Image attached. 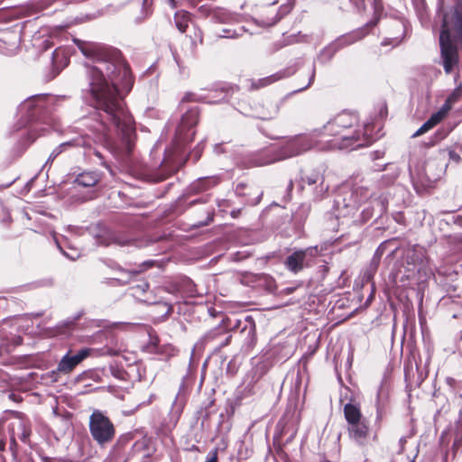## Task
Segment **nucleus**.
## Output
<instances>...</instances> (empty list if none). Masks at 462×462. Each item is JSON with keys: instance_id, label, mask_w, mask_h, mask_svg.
Returning <instances> with one entry per match:
<instances>
[{"instance_id": "1", "label": "nucleus", "mask_w": 462, "mask_h": 462, "mask_svg": "<svg viewBox=\"0 0 462 462\" xmlns=\"http://www.w3.org/2000/svg\"><path fill=\"white\" fill-rule=\"evenodd\" d=\"M73 42L87 59L104 64V69L85 64L78 78L79 86L90 96L91 106L97 111L100 125L97 130L121 134L131 152L132 137L135 135L134 121L119 93V87L128 93L134 86L130 65L118 49L79 39Z\"/></svg>"}, {"instance_id": "2", "label": "nucleus", "mask_w": 462, "mask_h": 462, "mask_svg": "<svg viewBox=\"0 0 462 462\" xmlns=\"http://www.w3.org/2000/svg\"><path fill=\"white\" fill-rule=\"evenodd\" d=\"M333 119L328 121L321 128L313 130V136L317 139L319 150H342L357 149L369 146L374 138L371 133H367L368 126L364 132H349L342 127H334Z\"/></svg>"}, {"instance_id": "3", "label": "nucleus", "mask_w": 462, "mask_h": 462, "mask_svg": "<svg viewBox=\"0 0 462 462\" xmlns=\"http://www.w3.org/2000/svg\"><path fill=\"white\" fill-rule=\"evenodd\" d=\"M343 413L347 423L349 439L359 446H365L371 433V426L362 413L360 403L351 398L344 405Z\"/></svg>"}, {"instance_id": "4", "label": "nucleus", "mask_w": 462, "mask_h": 462, "mask_svg": "<svg viewBox=\"0 0 462 462\" xmlns=\"http://www.w3.org/2000/svg\"><path fill=\"white\" fill-rule=\"evenodd\" d=\"M88 427L92 439L100 447L111 443L116 437L114 423L99 410H95L90 415Z\"/></svg>"}, {"instance_id": "5", "label": "nucleus", "mask_w": 462, "mask_h": 462, "mask_svg": "<svg viewBox=\"0 0 462 462\" xmlns=\"http://www.w3.org/2000/svg\"><path fill=\"white\" fill-rule=\"evenodd\" d=\"M239 106L245 115L262 120L272 119L278 112L276 104L263 97H246Z\"/></svg>"}, {"instance_id": "6", "label": "nucleus", "mask_w": 462, "mask_h": 462, "mask_svg": "<svg viewBox=\"0 0 462 462\" xmlns=\"http://www.w3.org/2000/svg\"><path fill=\"white\" fill-rule=\"evenodd\" d=\"M441 65L447 75L451 74L459 64L458 45L448 39V32L439 33Z\"/></svg>"}, {"instance_id": "7", "label": "nucleus", "mask_w": 462, "mask_h": 462, "mask_svg": "<svg viewBox=\"0 0 462 462\" xmlns=\"http://www.w3.org/2000/svg\"><path fill=\"white\" fill-rule=\"evenodd\" d=\"M448 32V39L452 40L462 49V1L459 0L453 6L449 17H445L441 25L440 33Z\"/></svg>"}, {"instance_id": "8", "label": "nucleus", "mask_w": 462, "mask_h": 462, "mask_svg": "<svg viewBox=\"0 0 462 462\" xmlns=\"http://www.w3.org/2000/svg\"><path fill=\"white\" fill-rule=\"evenodd\" d=\"M92 351L93 349L88 347L81 348L77 353H73L72 350H69L58 363L57 369L51 372V377L52 378L51 381H58L59 373L63 374H71L82 361L91 356Z\"/></svg>"}, {"instance_id": "9", "label": "nucleus", "mask_w": 462, "mask_h": 462, "mask_svg": "<svg viewBox=\"0 0 462 462\" xmlns=\"http://www.w3.org/2000/svg\"><path fill=\"white\" fill-rule=\"evenodd\" d=\"M314 147L319 149L312 130L310 134H300L288 140L282 147V154L283 157H292L308 152Z\"/></svg>"}, {"instance_id": "10", "label": "nucleus", "mask_w": 462, "mask_h": 462, "mask_svg": "<svg viewBox=\"0 0 462 462\" xmlns=\"http://www.w3.org/2000/svg\"><path fill=\"white\" fill-rule=\"evenodd\" d=\"M236 193L237 196L245 198V204L255 206L261 201L263 190L255 183L240 182L236 187Z\"/></svg>"}, {"instance_id": "11", "label": "nucleus", "mask_w": 462, "mask_h": 462, "mask_svg": "<svg viewBox=\"0 0 462 462\" xmlns=\"http://www.w3.org/2000/svg\"><path fill=\"white\" fill-rule=\"evenodd\" d=\"M17 421L11 424V432L16 435L21 441L28 443L32 434L31 422L27 418H24L21 412H16Z\"/></svg>"}, {"instance_id": "12", "label": "nucleus", "mask_w": 462, "mask_h": 462, "mask_svg": "<svg viewBox=\"0 0 462 462\" xmlns=\"http://www.w3.org/2000/svg\"><path fill=\"white\" fill-rule=\"evenodd\" d=\"M405 36V26L402 21H393L387 31V36L382 42V45H399Z\"/></svg>"}, {"instance_id": "13", "label": "nucleus", "mask_w": 462, "mask_h": 462, "mask_svg": "<svg viewBox=\"0 0 462 462\" xmlns=\"http://www.w3.org/2000/svg\"><path fill=\"white\" fill-rule=\"evenodd\" d=\"M334 127H342L349 132H361V130L356 129L358 125V117L356 114L350 112H342L337 115L333 118Z\"/></svg>"}, {"instance_id": "14", "label": "nucleus", "mask_w": 462, "mask_h": 462, "mask_svg": "<svg viewBox=\"0 0 462 462\" xmlns=\"http://www.w3.org/2000/svg\"><path fill=\"white\" fill-rule=\"evenodd\" d=\"M23 344V337L18 335H11L0 329V356L8 355L14 351V349Z\"/></svg>"}, {"instance_id": "15", "label": "nucleus", "mask_w": 462, "mask_h": 462, "mask_svg": "<svg viewBox=\"0 0 462 462\" xmlns=\"http://www.w3.org/2000/svg\"><path fill=\"white\" fill-rule=\"evenodd\" d=\"M306 255L307 250H298L293 252L284 262L286 268L294 273H298L302 271L304 268Z\"/></svg>"}, {"instance_id": "16", "label": "nucleus", "mask_w": 462, "mask_h": 462, "mask_svg": "<svg viewBox=\"0 0 462 462\" xmlns=\"http://www.w3.org/2000/svg\"><path fill=\"white\" fill-rule=\"evenodd\" d=\"M199 117V108L192 106L189 108L182 116L180 125L178 127L179 134L186 129H190L197 125Z\"/></svg>"}, {"instance_id": "17", "label": "nucleus", "mask_w": 462, "mask_h": 462, "mask_svg": "<svg viewBox=\"0 0 462 462\" xmlns=\"http://www.w3.org/2000/svg\"><path fill=\"white\" fill-rule=\"evenodd\" d=\"M27 106L29 110V116L33 120H40L41 114L45 109V97L37 96L34 98L28 100Z\"/></svg>"}, {"instance_id": "18", "label": "nucleus", "mask_w": 462, "mask_h": 462, "mask_svg": "<svg viewBox=\"0 0 462 462\" xmlns=\"http://www.w3.org/2000/svg\"><path fill=\"white\" fill-rule=\"evenodd\" d=\"M286 78V74L283 71H280L277 73H274L273 75H270L268 77L260 79L256 81L252 82L251 88L257 90L263 88H265L267 86H270L273 84L274 82L281 80L282 79Z\"/></svg>"}, {"instance_id": "19", "label": "nucleus", "mask_w": 462, "mask_h": 462, "mask_svg": "<svg viewBox=\"0 0 462 462\" xmlns=\"http://www.w3.org/2000/svg\"><path fill=\"white\" fill-rule=\"evenodd\" d=\"M217 183V180L213 178H201L190 184L189 191L192 193H200L216 186Z\"/></svg>"}, {"instance_id": "20", "label": "nucleus", "mask_w": 462, "mask_h": 462, "mask_svg": "<svg viewBox=\"0 0 462 462\" xmlns=\"http://www.w3.org/2000/svg\"><path fill=\"white\" fill-rule=\"evenodd\" d=\"M99 181V175L94 171H87L79 174L75 182L82 187H94Z\"/></svg>"}, {"instance_id": "21", "label": "nucleus", "mask_w": 462, "mask_h": 462, "mask_svg": "<svg viewBox=\"0 0 462 462\" xmlns=\"http://www.w3.org/2000/svg\"><path fill=\"white\" fill-rule=\"evenodd\" d=\"M190 21V14L187 11L180 10L176 12L174 15L175 25L180 32H185L189 27Z\"/></svg>"}, {"instance_id": "22", "label": "nucleus", "mask_w": 462, "mask_h": 462, "mask_svg": "<svg viewBox=\"0 0 462 462\" xmlns=\"http://www.w3.org/2000/svg\"><path fill=\"white\" fill-rule=\"evenodd\" d=\"M116 270L120 273L121 277L114 278V280L117 281L121 285H125L129 283L134 277L140 274L143 270H125L122 267H117Z\"/></svg>"}, {"instance_id": "23", "label": "nucleus", "mask_w": 462, "mask_h": 462, "mask_svg": "<svg viewBox=\"0 0 462 462\" xmlns=\"http://www.w3.org/2000/svg\"><path fill=\"white\" fill-rule=\"evenodd\" d=\"M450 110L451 109L448 108V105L443 104L442 106L437 112L433 113L427 120L429 125H430L432 128L435 127L447 117Z\"/></svg>"}, {"instance_id": "24", "label": "nucleus", "mask_w": 462, "mask_h": 462, "mask_svg": "<svg viewBox=\"0 0 462 462\" xmlns=\"http://www.w3.org/2000/svg\"><path fill=\"white\" fill-rule=\"evenodd\" d=\"M76 326L77 324L74 319L66 320L54 328V334L56 336L69 335L76 328Z\"/></svg>"}, {"instance_id": "25", "label": "nucleus", "mask_w": 462, "mask_h": 462, "mask_svg": "<svg viewBox=\"0 0 462 462\" xmlns=\"http://www.w3.org/2000/svg\"><path fill=\"white\" fill-rule=\"evenodd\" d=\"M462 97V80L459 84L454 88V90L449 94V96L445 100L444 104L448 106V108L451 109L452 106L457 103Z\"/></svg>"}, {"instance_id": "26", "label": "nucleus", "mask_w": 462, "mask_h": 462, "mask_svg": "<svg viewBox=\"0 0 462 462\" xmlns=\"http://www.w3.org/2000/svg\"><path fill=\"white\" fill-rule=\"evenodd\" d=\"M279 158H277L271 150H264L261 152L259 154V158L256 159L258 166H263L267 164H271L276 162Z\"/></svg>"}, {"instance_id": "27", "label": "nucleus", "mask_w": 462, "mask_h": 462, "mask_svg": "<svg viewBox=\"0 0 462 462\" xmlns=\"http://www.w3.org/2000/svg\"><path fill=\"white\" fill-rule=\"evenodd\" d=\"M210 18L215 22L224 23L229 21L230 14L226 9L216 7L211 11Z\"/></svg>"}, {"instance_id": "28", "label": "nucleus", "mask_w": 462, "mask_h": 462, "mask_svg": "<svg viewBox=\"0 0 462 462\" xmlns=\"http://www.w3.org/2000/svg\"><path fill=\"white\" fill-rule=\"evenodd\" d=\"M252 281L258 282H263L265 283V285L267 286L268 290H270V291H272L275 286L274 280L270 275H267L264 273H259V274L253 275Z\"/></svg>"}, {"instance_id": "29", "label": "nucleus", "mask_w": 462, "mask_h": 462, "mask_svg": "<svg viewBox=\"0 0 462 462\" xmlns=\"http://www.w3.org/2000/svg\"><path fill=\"white\" fill-rule=\"evenodd\" d=\"M319 180V173L312 172L310 175H305L301 177V180L303 183H307L308 185H313L318 182Z\"/></svg>"}, {"instance_id": "30", "label": "nucleus", "mask_w": 462, "mask_h": 462, "mask_svg": "<svg viewBox=\"0 0 462 462\" xmlns=\"http://www.w3.org/2000/svg\"><path fill=\"white\" fill-rule=\"evenodd\" d=\"M267 14H274L273 17H272V19L268 20V21H263V23L266 24V25H273L275 24L280 19L281 17H277V14L274 12V10L273 9H267L264 11Z\"/></svg>"}, {"instance_id": "31", "label": "nucleus", "mask_w": 462, "mask_h": 462, "mask_svg": "<svg viewBox=\"0 0 462 462\" xmlns=\"http://www.w3.org/2000/svg\"><path fill=\"white\" fill-rule=\"evenodd\" d=\"M174 173L173 170L168 171L166 173H162L161 171L156 173L154 176L155 182H161L171 176Z\"/></svg>"}, {"instance_id": "32", "label": "nucleus", "mask_w": 462, "mask_h": 462, "mask_svg": "<svg viewBox=\"0 0 462 462\" xmlns=\"http://www.w3.org/2000/svg\"><path fill=\"white\" fill-rule=\"evenodd\" d=\"M212 10H214L213 7H211L209 5H206L199 6L198 9L199 13L206 17H211Z\"/></svg>"}, {"instance_id": "33", "label": "nucleus", "mask_w": 462, "mask_h": 462, "mask_svg": "<svg viewBox=\"0 0 462 462\" xmlns=\"http://www.w3.org/2000/svg\"><path fill=\"white\" fill-rule=\"evenodd\" d=\"M432 129L430 125H429L428 122L426 121L413 134V137L420 136L429 130Z\"/></svg>"}, {"instance_id": "34", "label": "nucleus", "mask_w": 462, "mask_h": 462, "mask_svg": "<svg viewBox=\"0 0 462 462\" xmlns=\"http://www.w3.org/2000/svg\"><path fill=\"white\" fill-rule=\"evenodd\" d=\"M213 208L207 210V218L204 221L198 222L197 226H207L213 221Z\"/></svg>"}, {"instance_id": "35", "label": "nucleus", "mask_w": 462, "mask_h": 462, "mask_svg": "<svg viewBox=\"0 0 462 462\" xmlns=\"http://www.w3.org/2000/svg\"><path fill=\"white\" fill-rule=\"evenodd\" d=\"M197 101L196 96L191 93H187L184 95V97L181 99L180 106L183 105L186 102H194Z\"/></svg>"}, {"instance_id": "36", "label": "nucleus", "mask_w": 462, "mask_h": 462, "mask_svg": "<svg viewBox=\"0 0 462 462\" xmlns=\"http://www.w3.org/2000/svg\"><path fill=\"white\" fill-rule=\"evenodd\" d=\"M448 156H449V159L456 162V163H458L460 161H461V157L459 156V154L454 151V150H450L448 152Z\"/></svg>"}, {"instance_id": "37", "label": "nucleus", "mask_w": 462, "mask_h": 462, "mask_svg": "<svg viewBox=\"0 0 462 462\" xmlns=\"http://www.w3.org/2000/svg\"><path fill=\"white\" fill-rule=\"evenodd\" d=\"M120 353H121V350H119V349H114V348H110V347L105 348V354L111 356H119Z\"/></svg>"}, {"instance_id": "38", "label": "nucleus", "mask_w": 462, "mask_h": 462, "mask_svg": "<svg viewBox=\"0 0 462 462\" xmlns=\"http://www.w3.org/2000/svg\"><path fill=\"white\" fill-rule=\"evenodd\" d=\"M71 144L69 143H61L57 150H55L53 152V153H55V156H57L59 153H60L62 152V150L67 147V146H70Z\"/></svg>"}, {"instance_id": "39", "label": "nucleus", "mask_w": 462, "mask_h": 462, "mask_svg": "<svg viewBox=\"0 0 462 462\" xmlns=\"http://www.w3.org/2000/svg\"><path fill=\"white\" fill-rule=\"evenodd\" d=\"M16 437H17L16 435H14L13 432H11V441H10L11 448H14L17 446L16 439H15Z\"/></svg>"}, {"instance_id": "40", "label": "nucleus", "mask_w": 462, "mask_h": 462, "mask_svg": "<svg viewBox=\"0 0 462 462\" xmlns=\"http://www.w3.org/2000/svg\"><path fill=\"white\" fill-rule=\"evenodd\" d=\"M205 202H206V200L203 199H194V200L189 202V206L191 207V206H194V205H196L198 203H205Z\"/></svg>"}, {"instance_id": "41", "label": "nucleus", "mask_w": 462, "mask_h": 462, "mask_svg": "<svg viewBox=\"0 0 462 462\" xmlns=\"http://www.w3.org/2000/svg\"><path fill=\"white\" fill-rule=\"evenodd\" d=\"M124 445V441L122 439H118L117 442L114 446V450L120 448Z\"/></svg>"}, {"instance_id": "42", "label": "nucleus", "mask_w": 462, "mask_h": 462, "mask_svg": "<svg viewBox=\"0 0 462 462\" xmlns=\"http://www.w3.org/2000/svg\"><path fill=\"white\" fill-rule=\"evenodd\" d=\"M240 214H241V209H236V210H233V211L231 212V216H232V217H234V218L238 217L240 216Z\"/></svg>"}, {"instance_id": "43", "label": "nucleus", "mask_w": 462, "mask_h": 462, "mask_svg": "<svg viewBox=\"0 0 462 462\" xmlns=\"http://www.w3.org/2000/svg\"><path fill=\"white\" fill-rule=\"evenodd\" d=\"M231 337H232L231 336H228L226 338V341L223 344H221V347L227 346L229 344L230 340H231Z\"/></svg>"}, {"instance_id": "44", "label": "nucleus", "mask_w": 462, "mask_h": 462, "mask_svg": "<svg viewBox=\"0 0 462 462\" xmlns=\"http://www.w3.org/2000/svg\"><path fill=\"white\" fill-rule=\"evenodd\" d=\"M5 448V441L4 439H0V451H4Z\"/></svg>"}, {"instance_id": "45", "label": "nucleus", "mask_w": 462, "mask_h": 462, "mask_svg": "<svg viewBox=\"0 0 462 462\" xmlns=\"http://www.w3.org/2000/svg\"><path fill=\"white\" fill-rule=\"evenodd\" d=\"M206 462H217V453H215V455L210 459L207 460Z\"/></svg>"}, {"instance_id": "46", "label": "nucleus", "mask_w": 462, "mask_h": 462, "mask_svg": "<svg viewBox=\"0 0 462 462\" xmlns=\"http://www.w3.org/2000/svg\"><path fill=\"white\" fill-rule=\"evenodd\" d=\"M149 288V284L147 282H144L142 286V290L145 291Z\"/></svg>"}, {"instance_id": "47", "label": "nucleus", "mask_w": 462, "mask_h": 462, "mask_svg": "<svg viewBox=\"0 0 462 462\" xmlns=\"http://www.w3.org/2000/svg\"><path fill=\"white\" fill-rule=\"evenodd\" d=\"M199 43L202 44L203 43V37H202V32L200 31H199Z\"/></svg>"}, {"instance_id": "48", "label": "nucleus", "mask_w": 462, "mask_h": 462, "mask_svg": "<svg viewBox=\"0 0 462 462\" xmlns=\"http://www.w3.org/2000/svg\"><path fill=\"white\" fill-rule=\"evenodd\" d=\"M292 188H293V182H292V180H290L288 183V189L291 190V189H292Z\"/></svg>"}, {"instance_id": "49", "label": "nucleus", "mask_w": 462, "mask_h": 462, "mask_svg": "<svg viewBox=\"0 0 462 462\" xmlns=\"http://www.w3.org/2000/svg\"><path fill=\"white\" fill-rule=\"evenodd\" d=\"M7 216H8V217H7V221L6 222L9 224L11 222V217H10L9 213H7Z\"/></svg>"}, {"instance_id": "50", "label": "nucleus", "mask_w": 462, "mask_h": 462, "mask_svg": "<svg viewBox=\"0 0 462 462\" xmlns=\"http://www.w3.org/2000/svg\"><path fill=\"white\" fill-rule=\"evenodd\" d=\"M3 364L4 365H9V364H12V362L11 361H7V362H4Z\"/></svg>"}, {"instance_id": "51", "label": "nucleus", "mask_w": 462, "mask_h": 462, "mask_svg": "<svg viewBox=\"0 0 462 462\" xmlns=\"http://www.w3.org/2000/svg\"><path fill=\"white\" fill-rule=\"evenodd\" d=\"M376 419H377V420H380V419H381V415H380V413H379V412L377 413V417H376Z\"/></svg>"}, {"instance_id": "52", "label": "nucleus", "mask_w": 462, "mask_h": 462, "mask_svg": "<svg viewBox=\"0 0 462 462\" xmlns=\"http://www.w3.org/2000/svg\"><path fill=\"white\" fill-rule=\"evenodd\" d=\"M164 168H165V166H163V167L161 169V171H164Z\"/></svg>"}]
</instances>
